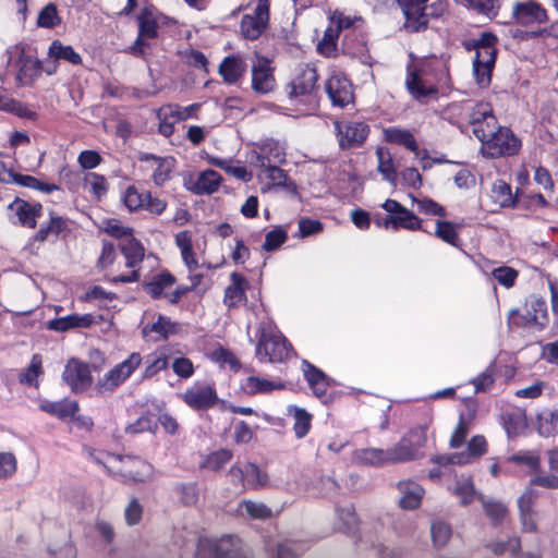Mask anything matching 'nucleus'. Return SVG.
Returning <instances> with one entry per match:
<instances>
[{
	"label": "nucleus",
	"instance_id": "0eeeda50",
	"mask_svg": "<svg viewBox=\"0 0 558 558\" xmlns=\"http://www.w3.org/2000/svg\"><path fill=\"white\" fill-rule=\"evenodd\" d=\"M333 125L342 149L362 146L369 133V126L360 121H336Z\"/></svg>",
	"mask_w": 558,
	"mask_h": 558
},
{
	"label": "nucleus",
	"instance_id": "09e8293b",
	"mask_svg": "<svg viewBox=\"0 0 558 558\" xmlns=\"http://www.w3.org/2000/svg\"><path fill=\"white\" fill-rule=\"evenodd\" d=\"M40 374H43V359L39 354H34L29 366L20 375V381L29 386H37V378Z\"/></svg>",
	"mask_w": 558,
	"mask_h": 558
},
{
	"label": "nucleus",
	"instance_id": "f704fd0d",
	"mask_svg": "<svg viewBox=\"0 0 558 558\" xmlns=\"http://www.w3.org/2000/svg\"><path fill=\"white\" fill-rule=\"evenodd\" d=\"M221 180V175L215 170H205L198 175L192 191L195 194H211L218 190Z\"/></svg>",
	"mask_w": 558,
	"mask_h": 558
},
{
	"label": "nucleus",
	"instance_id": "473e14b6",
	"mask_svg": "<svg viewBox=\"0 0 558 558\" xmlns=\"http://www.w3.org/2000/svg\"><path fill=\"white\" fill-rule=\"evenodd\" d=\"M376 157L378 161V172L383 175L384 180L396 185L398 175L389 149L386 147H377Z\"/></svg>",
	"mask_w": 558,
	"mask_h": 558
},
{
	"label": "nucleus",
	"instance_id": "c85d7f7f",
	"mask_svg": "<svg viewBox=\"0 0 558 558\" xmlns=\"http://www.w3.org/2000/svg\"><path fill=\"white\" fill-rule=\"evenodd\" d=\"M216 546L218 558H238L240 539L232 535L222 536L219 539L204 538L202 546Z\"/></svg>",
	"mask_w": 558,
	"mask_h": 558
},
{
	"label": "nucleus",
	"instance_id": "9b49d317",
	"mask_svg": "<svg viewBox=\"0 0 558 558\" xmlns=\"http://www.w3.org/2000/svg\"><path fill=\"white\" fill-rule=\"evenodd\" d=\"M276 80L269 59L257 56L252 64V88L257 94H267L275 88Z\"/></svg>",
	"mask_w": 558,
	"mask_h": 558
},
{
	"label": "nucleus",
	"instance_id": "5701e85b",
	"mask_svg": "<svg viewBox=\"0 0 558 558\" xmlns=\"http://www.w3.org/2000/svg\"><path fill=\"white\" fill-rule=\"evenodd\" d=\"M93 322L94 317L90 314H72L49 320L47 327L53 331L64 332L73 328L89 327Z\"/></svg>",
	"mask_w": 558,
	"mask_h": 558
},
{
	"label": "nucleus",
	"instance_id": "49530a36",
	"mask_svg": "<svg viewBox=\"0 0 558 558\" xmlns=\"http://www.w3.org/2000/svg\"><path fill=\"white\" fill-rule=\"evenodd\" d=\"M492 197L500 207L514 205L510 185L504 180H497L492 187Z\"/></svg>",
	"mask_w": 558,
	"mask_h": 558
},
{
	"label": "nucleus",
	"instance_id": "338daca9",
	"mask_svg": "<svg viewBox=\"0 0 558 558\" xmlns=\"http://www.w3.org/2000/svg\"><path fill=\"white\" fill-rule=\"evenodd\" d=\"M145 192H138L134 186H129L124 193V204L131 210L143 209Z\"/></svg>",
	"mask_w": 558,
	"mask_h": 558
},
{
	"label": "nucleus",
	"instance_id": "f8f14e48",
	"mask_svg": "<svg viewBox=\"0 0 558 558\" xmlns=\"http://www.w3.org/2000/svg\"><path fill=\"white\" fill-rule=\"evenodd\" d=\"M183 401L193 410H207L216 404L218 396L210 385H194L182 395Z\"/></svg>",
	"mask_w": 558,
	"mask_h": 558
},
{
	"label": "nucleus",
	"instance_id": "7c9ffc66",
	"mask_svg": "<svg viewBox=\"0 0 558 558\" xmlns=\"http://www.w3.org/2000/svg\"><path fill=\"white\" fill-rule=\"evenodd\" d=\"M39 409L46 413L57 416L58 418L64 420L78 411V404L76 401L61 400V401H44L39 404Z\"/></svg>",
	"mask_w": 558,
	"mask_h": 558
},
{
	"label": "nucleus",
	"instance_id": "864d4df0",
	"mask_svg": "<svg viewBox=\"0 0 558 558\" xmlns=\"http://www.w3.org/2000/svg\"><path fill=\"white\" fill-rule=\"evenodd\" d=\"M435 235L450 245H458L459 235L454 229L453 223L450 221L437 220Z\"/></svg>",
	"mask_w": 558,
	"mask_h": 558
},
{
	"label": "nucleus",
	"instance_id": "2eb2a0df",
	"mask_svg": "<svg viewBox=\"0 0 558 558\" xmlns=\"http://www.w3.org/2000/svg\"><path fill=\"white\" fill-rule=\"evenodd\" d=\"M16 81L20 85L32 86L43 73V62L24 50L17 59Z\"/></svg>",
	"mask_w": 558,
	"mask_h": 558
},
{
	"label": "nucleus",
	"instance_id": "393cba45",
	"mask_svg": "<svg viewBox=\"0 0 558 558\" xmlns=\"http://www.w3.org/2000/svg\"><path fill=\"white\" fill-rule=\"evenodd\" d=\"M140 159L142 161L153 160L157 163L153 172V180L156 185L161 186L170 179V173L174 167V159L172 157L162 158L153 154H143Z\"/></svg>",
	"mask_w": 558,
	"mask_h": 558
},
{
	"label": "nucleus",
	"instance_id": "9d476101",
	"mask_svg": "<svg viewBox=\"0 0 558 558\" xmlns=\"http://www.w3.org/2000/svg\"><path fill=\"white\" fill-rule=\"evenodd\" d=\"M317 80L318 74L315 68L310 65L300 68L295 77L286 87L289 98L312 96L317 89Z\"/></svg>",
	"mask_w": 558,
	"mask_h": 558
},
{
	"label": "nucleus",
	"instance_id": "a878e982",
	"mask_svg": "<svg viewBox=\"0 0 558 558\" xmlns=\"http://www.w3.org/2000/svg\"><path fill=\"white\" fill-rule=\"evenodd\" d=\"M287 415L293 420L295 437L299 439L304 438L311 429L312 414L298 405H289L287 408Z\"/></svg>",
	"mask_w": 558,
	"mask_h": 558
},
{
	"label": "nucleus",
	"instance_id": "a18cd8bd",
	"mask_svg": "<svg viewBox=\"0 0 558 558\" xmlns=\"http://www.w3.org/2000/svg\"><path fill=\"white\" fill-rule=\"evenodd\" d=\"M258 147L265 155L266 159L270 165L282 163L286 160V153L282 145L275 140H266L258 144Z\"/></svg>",
	"mask_w": 558,
	"mask_h": 558
},
{
	"label": "nucleus",
	"instance_id": "4c0bfd02",
	"mask_svg": "<svg viewBox=\"0 0 558 558\" xmlns=\"http://www.w3.org/2000/svg\"><path fill=\"white\" fill-rule=\"evenodd\" d=\"M0 110L14 113L20 118H26L29 120H35L37 118V113L35 111L27 108L21 101L9 97L2 89H0Z\"/></svg>",
	"mask_w": 558,
	"mask_h": 558
},
{
	"label": "nucleus",
	"instance_id": "69168bd1",
	"mask_svg": "<svg viewBox=\"0 0 558 558\" xmlns=\"http://www.w3.org/2000/svg\"><path fill=\"white\" fill-rule=\"evenodd\" d=\"M232 458V452L228 449H220L210 453L205 462L206 468L210 470H219Z\"/></svg>",
	"mask_w": 558,
	"mask_h": 558
},
{
	"label": "nucleus",
	"instance_id": "4be33fe9",
	"mask_svg": "<svg viewBox=\"0 0 558 558\" xmlns=\"http://www.w3.org/2000/svg\"><path fill=\"white\" fill-rule=\"evenodd\" d=\"M231 283L225 290L223 304L229 307H236L245 300L246 279L239 272L230 275Z\"/></svg>",
	"mask_w": 558,
	"mask_h": 558
},
{
	"label": "nucleus",
	"instance_id": "ea45409f",
	"mask_svg": "<svg viewBox=\"0 0 558 558\" xmlns=\"http://www.w3.org/2000/svg\"><path fill=\"white\" fill-rule=\"evenodd\" d=\"M409 93L416 99H423L436 94V87L426 86L416 72H409L405 81Z\"/></svg>",
	"mask_w": 558,
	"mask_h": 558
},
{
	"label": "nucleus",
	"instance_id": "6ab92c4d",
	"mask_svg": "<svg viewBox=\"0 0 558 558\" xmlns=\"http://www.w3.org/2000/svg\"><path fill=\"white\" fill-rule=\"evenodd\" d=\"M497 38L490 33L482 34L481 38L475 43V64L495 65L497 49L495 47Z\"/></svg>",
	"mask_w": 558,
	"mask_h": 558
},
{
	"label": "nucleus",
	"instance_id": "e2e57ef3",
	"mask_svg": "<svg viewBox=\"0 0 558 558\" xmlns=\"http://www.w3.org/2000/svg\"><path fill=\"white\" fill-rule=\"evenodd\" d=\"M412 202L413 204H416L417 209L425 215L437 217H446L447 215L445 208L430 198L417 199L412 196Z\"/></svg>",
	"mask_w": 558,
	"mask_h": 558
},
{
	"label": "nucleus",
	"instance_id": "774afa93",
	"mask_svg": "<svg viewBox=\"0 0 558 558\" xmlns=\"http://www.w3.org/2000/svg\"><path fill=\"white\" fill-rule=\"evenodd\" d=\"M468 453L464 454V459L469 460V457H481L483 456L487 450V442L484 436L476 435L470 439L466 446Z\"/></svg>",
	"mask_w": 558,
	"mask_h": 558
},
{
	"label": "nucleus",
	"instance_id": "f3484780",
	"mask_svg": "<svg viewBox=\"0 0 558 558\" xmlns=\"http://www.w3.org/2000/svg\"><path fill=\"white\" fill-rule=\"evenodd\" d=\"M537 499V493L527 488L519 498H518V508L520 514V521L522 525V530L524 532H535L536 531V522H535V513L533 510V505Z\"/></svg>",
	"mask_w": 558,
	"mask_h": 558
},
{
	"label": "nucleus",
	"instance_id": "a211bd4d",
	"mask_svg": "<svg viewBox=\"0 0 558 558\" xmlns=\"http://www.w3.org/2000/svg\"><path fill=\"white\" fill-rule=\"evenodd\" d=\"M400 493L399 505L402 509H416L422 501L424 489L414 481H400L397 485Z\"/></svg>",
	"mask_w": 558,
	"mask_h": 558
},
{
	"label": "nucleus",
	"instance_id": "58836bf2",
	"mask_svg": "<svg viewBox=\"0 0 558 558\" xmlns=\"http://www.w3.org/2000/svg\"><path fill=\"white\" fill-rule=\"evenodd\" d=\"M48 57L54 60H64L71 64H80L82 62L81 56L72 48V46H64L60 40H53L48 49Z\"/></svg>",
	"mask_w": 558,
	"mask_h": 558
},
{
	"label": "nucleus",
	"instance_id": "6e6552de",
	"mask_svg": "<svg viewBox=\"0 0 558 558\" xmlns=\"http://www.w3.org/2000/svg\"><path fill=\"white\" fill-rule=\"evenodd\" d=\"M269 1L258 0L253 14L243 15L240 24L242 36L248 40L257 39L269 22Z\"/></svg>",
	"mask_w": 558,
	"mask_h": 558
},
{
	"label": "nucleus",
	"instance_id": "13d9d810",
	"mask_svg": "<svg viewBox=\"0 0 558 558\" xmlns=\"http://www.w3.org/2000/svg\"><path fill=\"white\" fill-rule=\"evenodd\" d=\"M157 422L149 415L138 417L134 423L125 427V433L135 435L144 432L155 433L157 430Z\"/></svg>",
	"mask_w": 558,
	"mask_h": 558
},
{
	"label": "nucleus",
	"instance_id": "a19ab883",
	"mask_svg": "<svg viewBox=\"0 0 558 558\" xmlns=\"http://www.w3.org/2000/svg\"><path fill=\"white\" fill-rule=\"evenodd\" d=\"M537 430L543 437H550L558 434V410H550L537 416Z\"/></svg>",
	"mask_w": 558,
	"mask_h": 558
},
{
	"label": "nucleus",
	"instance_id": "5fc2aeb1",
	"mask_svg": "<svg viewBox=\"0 0 558 558\" xmlns=\"http://www.w3.org/2000/svg\"><path fill=\"white\" fill-rule=\"evenodd\" d=\"M168 359L165 354H150L145 360L144 378H150L160 371L167 368Z\"/></svg>",
	"mask_w": 558,
	"mask_h": 558
},
{
	"label": "nucleus",
	"instance_id": "bf43d9fd",
	"mask_svg": "<svg viewBox=\"0 0 558 558\" xmlns=\"http://www.w3.org/2000/svg\"><path fill=\"white\" fill-rule=\"evenodd\" d=\"M432 539L435 546H444L451 536L450 526L442 521H435L430 525Z\"/></svg>",
	"mask_w": 558,
	"mask_h": 558
},
{
	"label": "nucleus",
	"instance_id": "f03ea898",
	"mask_svg": "<svg viewBox=\"0 0 558 558\" xmlns=\"http://www.w3.org/2000/svg\"><path fill=\"white\" fill-rule=\"evenodd\" d=\"M482 142V153L485 157L495 159L512 156L519 151L520 141L508 128L496 125V130Z\"/></svg>",
	"mask_w": 558,
	"mask_h": 558
},
{
	"label": "nucleus",
	"instance_id": "b1692460",
	"mask_svg": "<svg viewBox=\"0 0 558 558\" xmlns=\"http://www.w3.org/2000/svg\"><path fill=\"white\" fill-rule=\"evenodd\" d=\"M384 138L388 143L403 146L413 151L416 156H420L418 144L413 133L409 130L397 126L386 128L384 129Z\"/></svg>",
	"mask_w": 558,
	"mask_h": 558
},
{
	"label": "nucleus",
	"instance_id": "f257e3e1",
	"mask_svg": "<svg viewBox=\"0 0 558 558\" xmlns=\"http://www.w3.org/2000/svg\"><path fill=\"white\" fill-rule=\"evenodd\" d=\"M256 345V356L260 362L282 363L289 359L293 350L288 340L269 323H262Z\"/></svg>",
	"mask_w": 558,
	"mask_h": 558
},
{
	"label": "nucleus",
	"instance_id": "680f3d73",
	"mask_svg": "<svg viewBox=\"0 0 558 558\" xmlns=\"http://www.w3.org/2000/svg\"><path fill=\"white\" fill-rule=\"evenodd\" d=\"M454 495L460 498V502L464 506L472 502L474 498H477L474 485L470 478H465L457 483L454 488Z\"/></svg>",
	"mask_w": 558,
	"mask_h": 558
},
{
	"label": "nucleus",
	"instance_id": "bb28decb",
	"mask_svg": "<svg viewBox=\"0 0 558 558\" xmlns=\"http://www.w3.org/2000/svg\"><path fill=\"white\" fill-rule=\"evenodd\" d=\"M68 229V221L61 216H58L50 211L49 221L47 225H43L36 232L34 239L38 242H44L49 239H57L61 233Z\"/></svg>",
	"mask_w": 558,
	"mask_h": 558
},
{
	"label": "nucleus",
	"instance_id": "cd10ccee",
	"mask_svg": "<svg viewBox=\"0 0 558 558\" xmlns=\"http://www.w3.org/2000/svg\"><path fill=\"white\" fill-rule=\"evenodd\" d=\"M517 17L522 23L537 22L545 23L548 21L546 10L535 1L520 3L515 8Z\"/></svg>",
	"mask_w": 558,
	"mask_h": 558
},
{
	"label": "nucleus",
	"instance_id": "e433bc0d",
	"mask_svg": "<svg viewBox=\"0 0 558 558\" xmlns=\"http://www.w3.org/2000/svg\"><path fill=\"white\" fill-rule=\"evenodd\" d=\"M304 376L316 396L326 393L328 381L326 375L314 365L304 361Z\"/></svg>",
	"mask_w": 558,
	"mask_h": 558
},
{
	"label": "nucleus",
	"instance_id": "0e129e2a",
	"mask_svg": "<svg viewBox=\"0 0 558 558\" xmlns=\"http://www.w3.org/2000/svg\"><path fill=\"white\" fill-rule=\"evenodd\" d=\"M138 35L147 39L157 36V23L150 14L145 13L138 17Z\"/></svg>",
	"mask_w": 558,
	"mask_h": 558
},
{
	"label": "nucleus",
	"instance_id": "603ef678",
	"mask_svg": "<svg viewBox=\"0 0 558 558\" xmlns=\"http://www.w3.org/2000/svg\"><path fill=\"white\" fill-rule=\"evenodd\" d=\"M493 278L506 289H510L514 286L519 272L509 266H500L492 270Z\"/></svg>",
	"mask_w": 558,
	"mask_h": 558
},
{
	"label": "nucleus",
	"instance_id": "72a5a7b5",
	"mask_svg": "<svg viewBox=\"0 0 558 558\" xmlns=\"http://www.w3.org/2000/svg\"><path fill=\"white\" fill-rule=\"evenodd\" d=\"M121 252L125 258V266L136 267L144 258V247L132 236L125 238L121 243Z\"/></svg>",
	"mask_w": 558,
	"mask_h": 558
},
{
	"label": "nucleus",
	"instance_id": "79ce46f5",
	"mask_svg": "<svg viewBox=\"0 0 558 558\" xmlns=\"http://www.w3.org/2000/svg\"><path fill=\"white\" fill-rule=\"evenodd\" d=\"M284 385L280 381H272L260 377L250 376L244 385L245 390L251 395L269 393L276 389H282Z\"/></svg>",
	"mask_w": 558,
	"mask_h": 558
},
{
	"label": "nucleus",
	"instance_id": "8fccbe9b",
	"mask_svg": "<svg viewBox=\"0 0 558 558\" xmlns=\"http://www.w3.org/2000/svg\"><path fill=\"white\" fill-rule=\"evenodd\" d=\"M85 183L89 186L90 193L97 201H99L108 191L107 179L101 174L94 172L86 173Z\"/></svg>",
	"mask_w": 558,
	"mask_h": 558
},
{
	"label": "nucleus",
	"instance_id": "aec40b11",
	"mask_svg": "<svg viewBox=\"0 0 558 558\" xmlns=\"http://www.w3.org/2000/svg\"><path fill=\"white\" fill-rule=\"evenodd\" d=\"M427 1L428 0H398L407 22L414 31H418L422 26L427 24V17L424 12Z\"/></svg>",
	"mask_w": 558,
	"mask_h": 558
},
{
	"label": "nucleus",
	"instance_id": "dca6fc26",
	"mask_svg": "<svg viewBox=\"0 0 558 558\" xmlns=\"http://www.w3.org/2000/svg\"><path fill=\"white\" fill-rule=\"evenodd\" d=\"M8 208L16 217L17 222L27 228L36 227V219L41 216L43 210V206L39 203L29 204L19 197Z\"/></svg>",
	"mask_w": 558,
	"mask_h": 558
},
{
	"label": "nucleus",
	"instance_id": "7ed1b4c3",
	"mask_svg": "<svg viewBox=\"0 0 558 558\" xmlns=\"http://www.w3.org/2000/svg\"><path fill=\"white\" fill-rule=\"evenodd\" d=\"M462 108L469 124L472 125L474 135L480 141H483L487 137V134H492L496 130L498 121L489 104L465 102Z\"/></svg>",
	"mask_w": 558,
	"mask_h": 558
},
{
	"label": "nucleus",
	"instance_id": "de8ad7c7",
	"mask_svg": "<svg viewBox=\"0 0 558 558\" xmlns=\"http://www.w3.org/2000/svg\"><path fill=\"white\" fill-rule=\"evenodd\" d=\"M13 183L19 184L21 186L29 187L33 190H37V191H40V192H44L47 194L59 190V186L53 183H46V182L39 181L35 177L20 174V173L16 174Z\"/></svg>",
	"mask_w": 558,
	"mask_h": 558
},
{
	"label": "nucleus",
	"instance_id": "1a4fd4ad",
	"mask_svg": "<svg viewBox=\"0 0 558 558\" xmlns=\"http://www.w3.org/2000/svg\"><path fill=\"white\" fill-rule=\"evenodd\" d=\"M62 379L75 393L86 391L93 384L88 364L74 357L68 361Z\"/></svg>",
	"mask_w": 558,
	"mask_h": 558
},
{
	"label": "nucleus",
	"instance_id": "4468645a",
	"mask_svg": "<svg viewBox=\"0 0 558 558\" xmlns=\"http://www.w3.org/2000/svg\"><path fill=\"white\" fill-rule=\"evenodd\" d=\"M325 88L333 106L343 108L353 100L352 85L341 74L331 75L327 80Z\"/></svg>",
	"mask_w": 558,
	"mask_h": 558
},
{
	"label": "nucleus",
	"instance_id": "4d7b16f0",
	"mask_svg": "<svg viewBox=\"0 0 558 558\" xmlns=\"http://www.w3.org/2000/svg\"><path fill=\"white\" fill-rule=\"evenodd\" d=\"M60 23L57 7L53 3H48L41 9L37 17V24L40 27L52 28Z\"/></svg>",
	"mask_w": 558,
	"mask_h": 558
},
{
	"label": "nucleus",
	"instance_id": "412c9836",
	"mask_svg": "<svg viewBox=\"0 0 558 558\" xmlns=\"http://www.w3.org/2000/svg\"><path fill=\"white\" fill-rule=\"evenodd\" d=\"M246 63L239 56L226 57L219 65V74L228 84H235L244 76Z\"/></svg>",
	"mask_w": 558,
	"mask_h": 558
},
{
	"label": "nucleus",
	"instance_id": "c03bdc74",
	"mask_svg": "<svg viewBox=\"0 0 558 558\" xmlns=\"http://www.w3.org/2000/svg\"><path fill=\"white\" fill-rule=\"evenodd\" d=\"M175 278L170 272H162L156 275L151 281L145 284V291L154 299H158L162 295L165 289L172 286Z\"/></svg>",
	"mask_w": 558,
	"mask_h": 558
},
{
	"label": "nucleus",
	"instance_id": "2f4dec72",
	"mask_svg": "<svg viewBox=\"0 0 558 558\" xmlns=\"http://www.w3.org/2000/svg\"><path fill=\"white\" fill-rule=\"evenodd\" d=\"M353 460L359 464L381 466L388 463L387 450L379 448L357 449L353 453Z\"/></svg>",
	"mask_w": 558,
	"mask_h": 558
},
{
	"label": "nucleus",
	"instance_id": "423d86ee",
	"mask_svg": "<svg viewBox=\"0 0 558 558\" xmlns=\"http://www.w3.org/2000/svg\"><path fill=\"white\" fill-rule=\"evenodd\" d=\"M381 207L390 215L384 220V226H391L395 230L403 228L410 231L421 230V219L413 211L405 208L399 202L388 198Z\"/></svg>",
	"mask_w": 558,
	"mask_h": 558
},
{
	"label": "nucleus",
	"instance_id": "c756f323",
	"mask_svg": "<svg viewBox=\"0 0 558 558\" xmlns=\"http://www.w3.org/2000/svg\"><path fill=\"white\" fill-rule=\"evenodd\" d=\"M418 457L409 438L402 437L392 448L387 449L389 464L408 462Z\"/></svg>",
	"mask_w": 558,
	"mask_h": 558
},
{
	"label": "nucleus",
	"instance_id": "3c124183",
	"mask_svg": "<svg viewBox=\"0 0 558 558\" xmlns=\"http://www.w3.org/2000/svg\"><path fill=\"white\" fill-rule=\"evenodd\" d=\"M288 239L287 230L282 227H275L266 233L263 250L272 252L280 247Z\"/></svg>",
	"mask_w": 558,
	"mask_h": 558
},
{
	"label": "nucleus",
	"instance_id": "20e7f679",
	"mask_svg": "<svg viewBox=\"0 0 558 558\" xmlns=\"http://www.w3.org/2000/svg\"><path fill=\"white\" fill-rule=\"evenodd\" d=\"M509 319L518 327L544 328L548 320L547 304L541 298H531L525 303V312L513 308L509 312Z\"/></svg>",
	"mask_w": 558,
	"mask_h": 558
},
{
	"label": "nucleus",
	"instance_id": "ddd939ff",
	"mask_svg": "<svg viewBox=\"0 0 558 558\" xmlns=\"http://www.w3.org/2000/svg\"><path fill=\"white\" fill-rule=\"evenodd\" d=\"M121 462L122 465L118 473L123 482H145L153 476V466L145 460L128 456L121 458Z\"/></svg>",
	"mask_w": 558,
	"mask_h": 558
},
{
	"label": "nucleus",
	"instance_id": "39448f33",
	"mask_svg": "<svg viewBox=\"0 0 558 558\" xmlns=\"http://www.w3.org/2000/svg\"><path fill=\"white\" fill-rule=\"evenodd\" d=\"M142 356L140 353H132L126 360L122 361L111 368L102 379L98 380L96 388L98 392H111L124 383L134 371L141 365Z\"/></svg>",
	"mask_w": 558,
	"mask_h": 558
},
{
	"label": "nucleus",
	"instance_id": "37998d69",
	"mask_svg": "<svg viewBox=\"0 0 558 558\" xmlns=\"http://www.w3.org/2000/svg\"><path fill=\"white\" fill-rule=\"evenodd\" d=\"M243 466L247 489H258L267 485V473L263 472L255 463H245Z\"/></svg>",
	"mask_w": 558,
	"mask_h": 558
},
{
	"label": "nucleus",
	"instance_id": "052dcab7",
	"mask_svg": "<svg viewBox=\"0 0 558 558\" xmlns=\"http://www.w3.org/2000/svg\"><path fill=\"white\" fill-rule=\"evenodd\" d=\"M337 517L341 524L338 529L344 533H350L356 525V515L352 506L337 508Z\"/></svg>",
	"mask_w": 558,
	"mask_h": 558
},
{
	"label": "nucleus",
	"instance_id": "6e6d98bb",
	"mask_svg": "<svg viewBox=\"0 0 558 558\" xmlns=\"http://www.w3.org/2000/svg\"><path fill=\"white\" fill-rule=\"evenodd\" d=\"M240 508L252 519L263 520L271 517L270 508L263 502L243 500L240 504Z\"/></svg>",
	"mask_w": 558,
	"mask_h": 558
},
{
	"label": "nucleus",
	"instance_id": "c9c22d12",
	"mask_svg": "<svg viewBox=\"0 0 558 558\" xmlns=\"http://www.w3.org/2000/svg\"><path fill=\"white\" fill-rule=\"evenodd\" d=\"M477 499L482 502L486 517L493 525H499L508 517V508L498 500H488L482 494L477 495Z\"/></svg>",
	"mask_w": 558,
	"mask_h": 558
}]
</instances>
